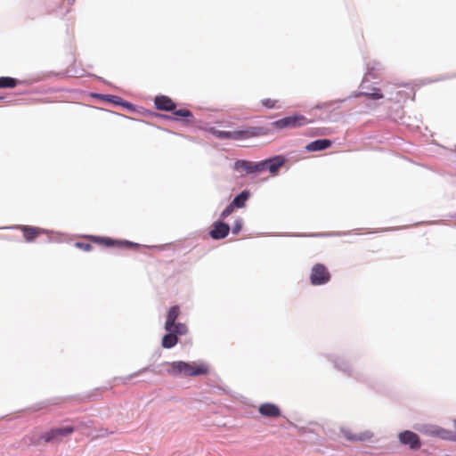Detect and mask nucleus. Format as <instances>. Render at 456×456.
<instances>
[{"instance_id": "f257e3e1", "label": "nucleus", "mask_w": 456, "mask_h": 456, "mask_svg": "<svg viewBox=\"0 0 456 456\" xmlns=\"http://www.w3.org/2000/svg\"><path fill=\"white\" fill-rule=\"evenodd\" d=\"M155 372L159 375H169L172 377H196L207 375L209 372V368L204 362H164L159 364V370Z\"/></svg>"}, {"instance_id": "f03ea898", "label": "nucleus", "mask_w": 456, "mask_h": 456, "mask_svg": "<svg viewBox=\"0 0 456 456\" xmlns=\"http://www.w3.org/2000/svg\"><path fill=\"white\" fill-rule=\"evenodd\" d=\"M210 133L220 139H229V140H246L252 137H257L261 135H265L267 134V131L264 127H256V126H249L246 129L236 130V131H221L216 128H211Z\"/></svg>"}, {"instance_id": "7ed1b4c3", "label": "nucleus", "mask_w": 456, "mask_h": 456, "mask_svg": "<svg viewBox=\"0 0 456 456\" xmlns=\"http://www.w3.org/2000/svg\"><path fill=\"white\" fill-rule=\"evenodd\" d=\"M156 109L159 110L165 111H174V115L175 116V119H179L180 118H192L193 114L191 110L186 109L175 110V103L172 101L171 98L166 95L156 96L154 100Z\"/></svg>"}, {"instance_id": "20e7f679", "label": "nucleus", "mask_w": 456, "mask_h": 456, "mask_svg": "<svg viewBox=\"0 0 456 456\" xmlns=\"http://www.w3.org/2000/svg\"><path fill=\"white\" fill-rule=\"evenodd\" d=\"M311 122L312 120L307 119L305 116L296 114L273 122L272 126L276 129L297 128L304 126Z\"/></svg>"}, {"instance_id": "39448f33", "label": "nucleus", "mask_w": 456, "mask_h": 456, "mask_svg": "<svg viewBox=\"0 0 456 456\" xmlns=\"http://www.w3.org/2000/svg\"><path fill=\"white\" fill-rule=\"evenodd\" d=\"M75 431V428L71 426L55 427L45 431L46 436L45 443L58 444L61 443L65 437L69 436Z\"/></svg>"}, {"instance_id": "423d86ee", "label": "nucleus", "mask_w": 456, "mask_h": 456, "mask_svg": "<svg viewBox=\"0 0 456 456\" xmlns=\"http://www.w3.org/2000/svg\"><path fill=\"white\" fill-rule=\"evenodd\" d=\"M330 273L323 264H315L310 273V281L312 285L319 286L326 284L330 280Z\"/></svg>"}, {"instance_id": "0eeeda50", "label": "nucleus", "mask_w": 456, "mask_h": 456, "mask_svg": "<svg viewBox=\"0 0 456 456\" xmlns=\"http://www.w3.org/2000/svg\"><path fill=\"white\" fill-rule=\"evenodd\" d=\"M343 436L349 442H366L373 437L370 430L354 431L350 428H342L340 429Z\"/></svg>"}, {"instance_id": "6e6552de", "label": "nucleus", "mask_w": 456, "mask_h": 456, "mask_svg": "<svg viewBox=\"0 0 456 456\" xmlns=\"http://www.w3.org/2000/svg\"><path fill=\"white\" fill-rule=\"evenodd\" d=\"M87 239H89L91 241L106 246V247H118L120 248H138L139 245L136 243L129 242V241H117L110 238H105V237H98V236H87Z\"/></svg>"}, {"instance_id": "1a4fd4ad", "label": "nucleus", "mask_w": 456, "mask_h": 456, "mask_svg": "<svg viewBox=\"0 0 456 456\" xmlns=\"http://www.w3.org/2000/svg\"><path fill=\"white\" fill-rule=\"evenodd\" d=\"M398 439L402 444L408 446L411 450H419L421 447L419 436L412 431L405 430L399 433Z\"/></svg>"}, {"instance_id": "9d476101", "label": "nucleus", "mask_w": 456, "mask_h": 456, "mask_svg": "<svg viewBox=\"0 0 456 456\" xmlns=\"http://www.w3.org/2000/svg\"><path fill=\"white\" fill-rule=\"evenodd\" d=\"M285 163V158L282 156H276L274 158L265 159L258 162V165H262L263 168L260 169V172L268 170L272 174H276L280 167H281Z\"/></svg>"}, {"instance_id": "9b49d317", "label": "nucleus", "mask_w": 456, "mask_h": 456, "mask_svg": "<svg viewBox=\"0 0 456 456\" xmlns=\"http://www.w3.org/2000/svg\"><path fill=\"white\" fill-rule=\"evenodd\" d=\"M46 433L41 432L38 428H35L24 436V440L28 442L30 446H39L41 444H46L45 437Z\"/></svg>"}, {"instance_id": "f8f14e48", "label": "nucleus", "mask_w": 456, "mask_h": 456, "mask_svg": "<svg viewBox=\"0 0 456 456\" xmlns=\"http://www.w3.org/2000/svg\"><path fill=\"white\" fill-rule=\"evenodd\" d=\"M263 168L262 165H258V162H252L248 160H237L234 163V169L237 171H245L247 174L260 172Z\"/></svg>"}, {"instance_id": "ddd939ff", "label": "nucleus", "mask_w": 456, "mask_h": 456, "mask_svg": "<svg viewBox=\"0 0 456 456\" xmlns=\"http://www.w3.org/2000/svg\"><path fill=\"white\" fill-rule=\"evenodd\" d=\"M17 228L22 232L24 239L28 242L34 241L39 235L45 232L41 228L28 225H19Z\"/></svg>"}, {"instance_id": "4468645a", "label": "nucleus", "mask_w": 456, "mask_h": 456, "mask_svg": "<svg viewBox=\"0 0 456 456\" xmlns=\"http://www.w3.org/2000/svg\"><path fill=\"white\" fill-rule=\"evenodd\" d=\"M258 412L266 418H278L281 415L280 408L271 403L261 404L258 407Z\"/></svg>"}, {"instance_id": "2eb2a0df", "label": "nucleus", "mask_w": 456, "mask_h": 456, "mask_svg": "<svg viewBox=\"0 0 456 456\" xmlns=\"http://www.w3.org/2000/svg\"><path fill=\"white\" fill-rule=\"evenodd\" d=\"M230 231L227 224L223 222H216L214 224L213 229L210 231V236L214 240H220L225 238Z\"/></svg>"}, {"instance_id": "dca6fc26", "label": "nucleus", "mask_w": 456, "mask_h": 456, "mask_svg": "<svg viewBox=\"0 0 456 456\" xmlns=\"http://www.w3.org/2000/svg\"><path fill=\"white\" fill-rule=\"evenodd\" d=\"M331 144L332 142L329 139H319L308 143L305 146V149L308 151H318L328 149L329 147L331 146Z\"/></svg>"}, {"instance_id": "f3484780", "label": "nucleus", "mask_w": 456, "mask_h": 456, "mask_svg": "<svg viewBox=\"0 0 456 456\" xmlns=\"http://www.w3.org/2000/svg\"><path fill=\"white\" fill-rule=\"evenodd\" d=\"M428 435L443 439L452 440L453 433L439 427H431L426 431Z\"/></svg>"}, {"instance_id": "a211bd4d", "label": "nucleus", "mask_w": 456, "mask_h": 456, "mask_svg": "<svg viewBox=\"0 0 456 456\" xmlns=\"http://www.w3.org/2000/svg\"><path fill=\"white\" fill-rule=\"evenodd\" d=\"M180 314V308L178 305L172 306L167 315V321L165 323V330H170L172 325L175 322L176 319L178 318Z\"/></svg>"}, {"instance_id": "6ab92c4d", "label": "nucleus", "mask_w": 456, "mask_h": 456, "mask_svg": "<svg viewBox=\"0 0 456 456\" xmlns=\"http://www.w3.org/2000/svg\"><path fill=\"white\" fill-rule=\"evenodd\" d=\"M178 342L177 336L175 333L168 332V334H166L163 338L161 345L165 348H171L175 346Z\"/></svg>"}, {"instance_id": "aec40b11", "label": "nucleus", "mask_w": 456, "mask_h": 456, "mask_svg": "<svg viewBox=\"0 0 456 456\" xmlns=\"http://www.w3.org/2000/svg\"><path fill=\"white\" fill-rule=\"evenodd\" d=\"M249 191H243L233 199L232 203L234 205L235 208H243L245 206L246 201L249 198Z\"/></svg>"}, {"instance_id": "412c9836", "label": "nucleus", "mask_w": 456, "mask_h": 456, "mask_svg": "<svg viewBox=\"0 0 456 456\" xmlns=\"http://www.w3.org/2000/svg\"><path fill=\"white\" fill-rule=\"evenodd\" d=\"M19 81L10 77H0V88H13L18 85Z\"/></svg>"}, {"instance_id": "4be33fe9", "label": "nucleus", "mask_w": 456, "mask_h": 456, "mask_svg": "<svg viewBox=\"0 0 456 456\" xmlns=\"http://www.w3.org/2000/svg\"><path fill=\"white\" fill-rule=\"evenodd\" d=\"M168 332L175 333L177 335H184L187 333L188 329L187 326L181 322H175L174 325H172L171 330H167Z\"/></svg>"}, {"instance_id": "5701e85b", "label": "nucleus", "mask_w": 456, "mask_h": 456, "mask_svg": "<svg viewBox=\"0 0 456 456\" xmlns=\"http://www.w3.org/2000/svg\"><path fill=\"white\" fill-rule=\"evenodd\" d=\"M261 103L266 109H278L281 107L278 100H274V99H271V98L263 99L261 101Z\"/></svg>"}, {"instance_id": "b1692460", "label": "nucleus", "mask_w": 456, "mask_h": 456, "mask_svg": "<svg viewBox=\"0 0 456 456\" xmlns=\"http://www.w3.org/2000/svg\"><path fill=\"white\" fill-rule=\"evenodd\" d=\"M74 246L83 251H91L93 249V245L87 242L77 241Z\"/></svg>"}, {"instance_id": "393cba45", "label": "nucleus", "mask_w": 456, "mask_h": 456, "mask_svg": "<svg viewBox=\"0 0 456 456\" xmlns=\"http://www.w3.org/2000/svg\"><path fill=\"white\" fill-rule=\"evenodd\" d=\"M363 95H366L373 100H379L383 98V94L379 93V89H374L372 93H362Z\"/></svg>"}, {"instance_id": "a878e982", "label": "nucleus", "mask_w": 456, "mask_h": 456, "mask_svg": "<svg viewBox=\"0 0 456 456\" xmlns=\"http://www.w3.org/2000/svg\"><path fill=\"white\" fill-rule=\"evenodd\" d=\"M234 205L232 203L229 204L222 212L221 217L226 218L228 217L234 210Z\"/></svg>"}, {"instance_id": "bb28decb", "label": "nucleus", "mask_w": 456, "mask_h": 456, "mask_svg": "<svg viewBox=\"0 0 456 456\" xmlns=\"http://www.w3.org/2000/svg\"><path fill=\"white\" fill-rule=\"evenodd\" d=\"M241 227H242L241 221L240 220H236L235 223H234V225L232 227V232L234 234H237L241 230Z\"/></svg>"}, {"instance_id": "cd10ccee", "label": "nucleus", "mask_w": 456, "mask_h": 456, "mask_svg": "<svg viewBox=\"0 0 456 456\" xmlns=\"http://www.w3.org/2000/svg\"><path fill=\"white\" fill-rule=\"evenodd\" d=\"M147 370H149V368H144V369L141 370L139 371V373H142V372H145V371H147Z\"/></svg>"}]
</instances>
